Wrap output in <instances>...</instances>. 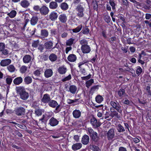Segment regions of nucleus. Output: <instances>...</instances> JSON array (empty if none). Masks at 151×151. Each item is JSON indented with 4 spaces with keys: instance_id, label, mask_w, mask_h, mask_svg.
I'll return each mask as SVG.
<instances>
[{
    "instance_id": "1",
    "label": "nucleus",
    "mask_w": 151,
    "mask_h": 151,
    "mask_svg": "<svg viewBox=\"0 0 151 151\" xmlns=\"http://www.w3.org/2000/svg\"><path fill=\"white\" fill-rule=\"evenodd\" d=\"M17 93L20 95L21 99L25 100L28 99L29 97V94L27 92L24 88L23 86H18L15 89Z\"/></svg>"
},
{
    "instance_id": "2",
    "label": "nucleus",
    "mask_w": 151,
    "mask_h": 151,
    "mask_svg": "<svg viewBox=\"0 0 151 151\" xmlns=\"http://www.w3.org/2000/svg\"><path fill=\"white\" fill-rule=\"evenodd\" d=\"M75 9L76 12L77 16L79 18H81L84 16V8L81 4H78L76 7Z\"/></svg>"
},
{
    "instance_id": "3",
    "label": "nucleus",
    "mask_w": 151,
    "mask_h": 151,
    "mask_svg": "<svg viewBox=\"0 0 151 151\" xmlns=\"http://www.w3.org/2000/svg\"><path fill=\"white\" fill-rule=\"evenodd\" d=\"M110 104L112 108L116 110L118 112L120 113H122V107L117 101H111Z\"/></svg>"
},
{
    "instance_id": "4",
    "label": "nucleus",
    "mask_w": 151,
    "mask_h": 151,
    "mask_svg": "<svg viewBox=\"0 0 151 151\" xmlns=\"http://www.w3.org/2000/svg\"><path fill=\"white\" fill-rule=\"evenodd\" d=\"M25 109L22 106L17 107L15 108L14 110L15 114L18 116L24 115L25 114Z\"/></svg>"
},
{
    "instance_id": "5",
    "label": "nucleus",
    "mask_w": 151,
    "mask_h": 151,
    "mask_svg": "<svg viewBox=\"0 0 151 151\" xmlns=\"http://www.w3.org/2000/svg\"><path fill=\"white\" fill-rule=\"evenodd\" d=\"M90 123L93 127L95 128H96L99 127L101 124V123L99 121H98L94 117H93L91 119Z\"/></svg>"
},
{
    "instance_id": "6",
    "label": "nucleus",
    "mask_w": 151,
    "mask_h": 151,
    "mask_svg": "<svg viewBox=\"0 0 151 151\" xmlns=\"http://www.w3.org/2000/svg\"><path fill=\"white\" fill-rule=\"evenodd\" d=\"M115 132L113 129H110L107 133V139L108 140H111L115 136Z\"/></svg>"
},
{
    "instance_id": "7",
    "label": "nucleus",
    "mask_w": 151,
    "mask_h": 151,
    "mask_svg": "<svg viewBox=\"0 0 151 151\" xmlns=\"http://www.w3.org/2000/svg\"><path fill=\"white\" fill-rule=\"evenodd\" d=\"M40 12L42 15H46L48 13L49 9L46 6H43L40 8Z\"/></svg>"
},
{
    "instance_id": "8",
    "label": "nucleus",
    "mask_w": 151,
    "mask_h": 151,
    "mask_svg": "<svg viewBox=\"0 0 151 151\" xmlns=\"http://www.w3.org/2000/svg\"><path fill=\"white\" fill-rule=\"evenodd\" d=\"M81 49L82 52L84 53H88L91 51L90 47L87 45H82Z\"/></svg>"
},
{
    "instance_id": "9",
    "label": "nucleus",
    "mask_w": 151,
    "mask_h": 151,
    "mask_svg": "<svg viewBox=\"0 0 151 151\" xmlns=\"http://www.w3.org/2000/svg\"><path fill=\"white\" fill-rule=\"evenodd\" d=\"M58 14L57 12L53 11L51 12L49 15V19L52 21H54L57 19Z\"/></svg>"
},
{
    "instance_id": "10",
    "label": "nucleus",
    "mask_w": 151,
    "mask_h": 151,
    "mask_svg": "<svg viewBox=\"0 0 151 151\" xmlns=\"http://www.w3.org/2000/svg\"><path fill=\"white\" fill-rule=\"evenodd\" d=\"M5 45L3 42H0V51L4 55H6L8 54V51L5 49Z\"/></svg>"
},
{
    "instance_id": "11",
    "label": "nucleus",
    "mask_w": 151,
    "mask_h": 151,
    "mask_svg": "<svg viewBox=\"0 0 151 151\" xmlns=\"http://www.w3.org/2000/svg\"><path fill=\"white\" fill-rule=\"evenodd\" d=\"M59 123V121L54 117H52L49 120V124L52 127L57 125Z\"/></svg>"
},
{
    "instance_id": "12",
    "label": "nucleus",
    "mask_w": 151,
    "mask_h": 151,
    "mask_svg": "<svg viewBox=\"0 0 151 151\" xmlns=\"http://www.w3.org/2000/svg\"><path fill=\"white\" fill-rule=\"evenodd\" d=\"M50 100L51 99L50 95L46 93L44 95L41 101L43 103H48Z\"/></svg>"
},
{
    "instance_id": "13",
    "label": "nucleus",
    "mask_w": 151,
    "mask_h": 151,
    "mask_svg": "<svg viewBox=\"0 0 151 151\" xmlns=\"http://www.w3.org/2000/svg\"><path fill=\"white\" fill-rule=\"evenodd\" d=\"M11 62L10 59H6L2 60L0 62V65L3 67H5L8 65Z\"/></svg>"
},
{
    "instance_id": "14",
    "label": "nucleus",
    "mask_w": 151,
    "mask_h": 151,
    "mask_svg": "<svg viewBox=\"0 0 151 151\" xmlns=\"http://www.w3.org/2000/svg\"><path fill=\"white\" fill-rule=\"evenodd\" d=\"M89 141V137L86 135H84L82 137L81 139L82 143L84 145H86L88 144Z\"/></svg>"
},
{
    "instance_id": "15",
    "label": "nucleus",
    "mask_w": 151,
    "mask_h": 151,
    "mask_svg": "<svg viewBox=\"0 0 151 151\" xmlns=\"http://www.w3.org/2000/svg\"><path fill=\"white\" fill-rule=\"evenodd\" d=\"M20 4L23 8H27L29 6L30 4L27 0H23L20 2Z\"/></svg>"
},
{
    "instance_id": "16",
    "label": "nucleus",
    "mask_w": 151,
    "mask_h": 151,
    "mask_svg": "<svg viewBox=\"0 0 151 151\" xmlns=\"http://www.w3.org/2000/svg\"><path fill=\"white\" fill-rule=\"evenodd\" d=\"M44 46L45 48L47 50H50L51 48L54 49L55 47L52 48L53 46V43L51 41H48L44 44Z\"/></svg>"
},
{
    "instance_id": "17",
    "label": "nucleus",
    "mask_w": 151,
    "mask_h": 151,
    "mask_svg": "<svg viewBox=\"0 0 151 151\" xmlns=\"http://www.w3.org/2000/svg\"><path fill=\"white\" fill-rule=\"evenodd\" d=\"M53 74V71L52 69H46L44 72V76L47 78L51 77Z\"/></svg>"
},
{
    "instance_id": "18",
    "label": "nucleus",
    "mask_w": 151,
    "mask_h": 151,
    "mask_svg": "<svg viewBox=\"0 0 151 151\" xmlns=\"http://www.w3.org/2000/svg\"><path fill=\"white\" fill-rule=\"evenodd\" d=\"M59 19L61 22L65 23L66 22L67 20V17L65 14H60L59 17Z\"/></svg>"
},
{
    "instance_id": "19",
    "label": "nucleus",
    "mask_w": 151,
    "mask_h": 151,
    "mask_svg": "<svg viewBox=\"0 0 151 151\" xmlns=\"http://www.w3.org/2000/svg\"><path fill=\"white\" fill-rule=\"evenodd\" d=\"M23 81L22 78L21 77H17L13 80L14 84L16 85H19Z\"/></svg>"
},
{
    "instance_id": "20",
    "label": "nucleus",
    "mask_w": 151,
    "mask_h": 151,
    "mask_svg": "<svg viewBox=\"0 0 151 151\" xmlns=\"http://www.w3.org/2000/svg\"><path fill=\"white\" fill-rule=\"evenodd\" d=\"M93 141L95 142H97L99 139V137L98 136V134L95 132L93 135L90 136Z\"/></svg>"
},
{
    "instance_id": "21",
    "label": "nucleus",
    "mask_w": 151,
    "mask_h": 151,
    "mask_svg": "<svg viewBox=\"0 0 151 151\" xmlns=\"http://www.w3.org/2000/svg\"><path fill=\"white\" fill-rule=\"evenodd\" d=\"M32 57L29 55H26L23 58V62L25 63H29L31 60Z\"/></svg>"
},
{
    "instance_id": "22",
    "label": "nucleus",
    "mask_w": 151,
    "mask_h": 151,
    "mask_svg": "<svg viewBox=\"0 0 151 151\" xmlns=\"http://www.w3.org/2000/svg\"><path fill=\"white\" fill-rule=\"evenodd\" d=\"M81 112L78 110H75L73 111V117L75 118H78L81 116Z\"/></svg>"
},
{
    "instance_id": "23",
    "label": "nucleus",
    "mask_w": 151,
    "mask_h": 151,
    "mask_svg": "<svg viewBox=\"0 0 151 151\" xmlns=\"http://www.w3.org/2000/svg\"><path fill=\"white\" fill-rule=\"evenodd\" d=\"M49 58L51 62H55L57 60L58 57L57 55L55 54L51 53L49 56Z\"/></svg>"
},
{
    "instance_id": "24",
    "label": "nucleus",
    "mask_w": 151,
    "mask_h": 151,
    "mask_svg": "<svg viewBox=\"0 0 151 151\" xmlns=\"http://www.w3.org/2000/svg\"><path fill=\"white\" fill-rule=\"evenodd\" d=\"M77 89V87L76 86L73 85H72L70 86L69 88L68 91H70L72 94H74L76 93Z\"/></svg>"
},
{
    "instance_id": "25",
    "label": "nucleus",
    "mask_w": 151,
    "mask_h": 151,
    "mask_svg": "<svg viewBox=\"0 0 151 151\" xmlns=\"http://www.w3.org/2000/svg\"><path fill=\"white\" fill-rule=\"evenodd\" d=\"M81 143H76L74 144L72 146V149L74 150H76L80 149L82 146Z\"/></svg>"
},
{
    "instance_id": "26",
    "label": "nucleus",
    "mask_w": 151,
    "mask_h": 151,
    "mask_svg": "<svg viewBox=\"0 0 151 151\" xmlns=\"http://www.w3.org/2000/svg\"><path fill=\"white\" fill-rule=\"evenodd\" d=\"M67 70V68L64 66L60 67L58 69V72L61 74H65Z\"/></svg>"
},
{
    "instance_id": "27",
    "label": "nucleus",
    "mask_w": 151,
    "mask_h": 151,
    "mask_svg": "<svg viewBox=\"0 0 151 151\" xmlns=\"http://www.w3.org/2000/svg\"><path fill=\"white\" fill-rule=\"evenodd\" d=\"M58 7V4L56 1H52L50 3L49 7L50 9H55L57 8Z\"/></svg>"
},
{
    "instance_id": "28",
    "label": "nucleus",
    "mask_w": 151,
    "mask_h": 151,
    "mask_svg": "<svg viewBox=\"0 0 151 151\" xmlns=\"http://www.w3.org/2000/svg\"><path fill=\"white\" fill-rule=\"evenodd\" d=\"M48 105L51 107L55 108L58 105V103L55 101L51 100L48 102Z\"/></svg>"
},
{
    "instance_id": "29",
    "label": "nucleus",
    "mask_w": 151,
    "mask_h": 151,
    "mask_svg": "<svg viewBox=\"0 0 151 151\" xmlns=\"http://www.w3.org/2000/svg\"><path fill=\"white\" fill-rule=\"evenodd\" d=\"M76 57L75 55L71 54L68 56V60L70 62H73L76 60Z\"/></svg>"
},
{
    "instance_id": "30",
    "label": "nucleus",
    "mask_w": 151,
    "mask_h": 151,
    "mask_svg": "<svg viewBox=\"0 0 151 151\" xmlns=\"http://www.w3.org/2000/svg\"><path fill=\"white\" fill-rule=\"evenodd\" d=\"M38 20V18L36 16H33L31 19L30 23L32 25H35L37 23Z\"/></svg>"
},
{
    "instance_id": "31",
    "label": "nucleus",
    "mask_w": 151,
    "mask_h": 151,
    "mask_svg": "<svg viewBox=\"0 0 151 151\" xmlns=\"http://www.w3.org/2000/svg\"><path fill=\"white\" fill-rule=\"evenodd\" d=\"M32 79L29 76L25 77L24 79V81L26 84H28L31 83L32 82Z\"/></svg>"
},
{
    "instance_id": "32",
    "label": "nucleus",
    "mask_w": 151,
    "mask_h": 151,
    "mask_svg": "<svg viewBox=\"0 0 151 151\" xmlns=\"http://www.w3.org/2000/svg\"><path fill=\"white\" fill-rule=\"evenodd\" d=\"M48 35V31L45 29H42L41 30V35L42 38L47 37Z\"/></svg>"
},
{
    "instance_id": "33",
    "label": "nucleus",
    "mask_w": 151,
    "mask_h": 151,
    "mask_svg": "<svg viewBox=\"0 0 151 151\" xmlns=\"http://www.w3.org/2000/svg\"><path fill=\"white\" fill-rule=\"evenodd\" d=\"M60 6L61 9L64 11L67 10L68 8V5L65 2L62 3Z\"/></svg>"
},
{
    "instance_id": "34",
    "label": "nucleus",
    "mask_w": 151,
    "mask_h": 151,
    "mask_svg": "<svg viewBox=\"0 0 151 151\" xmlns=\"http://www.w3.org/2000/svg\"><path fill=\"white\" fill-rule=\"evenodd\" d=\"M118 93L119 97L122 98L125 93V90L123 88L120 89L118 91Z\"/></svg>"
},
{
    "instance_id": "35",
    "label": "nucleus",
    "mask_w": 151,
    "mask_h": 151,
    "mask_svg": "<svg viewBox=\"0 0 151 151\" xmlns=\"http://www.w3.org/2000/svg\"><path fill=\"white\" fill-rule=\"evenodd\" d=\"M74 40V39L70 38L67 40L66 42V45L70 46L73 44Z\"/></svg>"
},
{
    "instance_id": "36",
    "label": "nucleus",
    "mask_w": 151,
    "mask_h": 151,
    "mask_svg": "<svg viewBox=\"0 0 151 151\" xmlns=\"http://www.w3.org/2000/svg\"><path fill=\"white\" fill-rule=\"evenodd\" d=\"M94 82V80L93 79H91L90 80L87 81L86 82L85 84H86V86L87 88H89Z\"/></svg>"
},
{
    "instance_id": "37",
    "label": "nucleus",
    "mask_w": 151,
    "mask_h": 151,
    "mask_svg": "<svg viewBox=\"0 0 151 151\" xmlns=\"http://www.w3.org/2000/svg\"><path fill=\"white\" fill-rule=\"evenodd\" d=\"M89 147L93 151H100V150L99 147L95 145H89Z\"/></svg>"
},
{
    "instance_id": "38",
    "label": "nucleus",
    "mask_w": 151,
    "mask_h": 151,
    "mask_svg": "<svg viewBox=\"0 0 151 151\" xmlns=\"http://www.w3.org/2000/svg\"><path fill=\"white\" fill-rule=\"evenodd\" d=\"M16 14L17 12L16 11L13 10L9 13L8 14V15H9L11 18H13L16 16Z\"/></svg>"
},
{
    "instance_id": "39",
    "label": "nucleus",
    "mask_w": 151,
    "mask_h": 151,
    "mask_svg": "<svg viewBox=\"0 0 151 151\" xmlns=\"http://www.w3.org/2000/svg\"><path fill=\"white\" fill-rule=\"evenodd\" d=\"M110 116L112 117H116L118 118H120V116L118 115V113L116 111H112V112L110 113Z\"/></svg>"
},
{
    "instance_id": "40",
    "label": "nucleus",
    "mask_w": 151,
    "mask_h": 151,
    "mask_svg": "<svg viewBox=\"0 0 151 151\" xmlns=\"http://www.w3.org/2000/svg\"><path fill=\"white\" fill-rule=\"evenodd\" d=\"M7 69L10 72H14L15 70V68L12 65H10L7 66Z\"/></svg>"
},
{
    "instance_id": "41",
    "label": "nucleus",
    "mask_w": 151,
    "mask_h": 151,
    "mask_svg": "<svg viewBox=\"0 0 151 151\" xmlns=\"http://www.w3.org/2000/svg\"><path fill=\"white\" fill-rule=\"evenodd\" d=\"M117 127L118 132H124L125 131L124 127L120 124H118Z\"/></svg>"
},
{
    "instance_id": "42",
    "label": "nucleus",
    "mask_w": 151,
    "mask_h": 151,
    "mask_svg": "<svg viewBox=\"0 0 151 151\" xmlns=\"http://www.w3.org/2000/svg\"><path fill=\"white\" fill-rule=\"evenodd\" d=\"M109 2L111 6L112 7V9L113 10H115L116 9L115 6H116V4L114 3V0H109Z\"/></svg>"
},
{
    "instance_id": "43",
    "label": "nucleus",
    "mask_w": 151,
    "mask_h": 151,
    "mask_svg": "<svg viewBox=\"0 0 151 151\" xmlns=\"http://www.w3.org/2000/svg\"><path fill=\"white\" fill-rule=\"evenodd\" d=\"M103 100V98L100 95H98L96 97V101L99 103H101Z\"/></svg>"
},
{
    "instance_id": "44",
    "label": "nucleus",
    "mask_w": 151,
    "mask_h": 151,
    "mask_svg": "<svg viewBox=\"0 0 151 151\" xmlns=\"http://www.w3.org/2000/svg\"><path fill=\"white\" fill-rule=\"evenodd\" d=\"M39 40L34 41L32 43V46L34 47H37L40 45L39 44Z\"/></svg>"
},
{
    "instance_id": "45",
    "label": "nucleus",
    "mask_w": 151,
    "mask_h": 151,
    "mask_svg": "<svg viewBox=\"0 0 151 151\" xmlns=\"http://www.w3.org/2000/svg\"><path fill=\"white\" fill-rule=\"evenodd\" d=\"M35 113L36 115L39 116L42 115V111L40 109H37L35 110Z\"/></svg>"
},
{
    "instance_id": "46",
    "label": "nucleus",
    "mask_w": 151,
    "mask_h": 151,
    "mask_svg": "<svg viewBox=\"0 0 151 151\" xmlns=\"http://www.w3.org/2000/svg\"><path fill=\"white\" fill-rule=\"evenodd\" d=\"M82 27V25L79 26L75 29H73V32L76 33H77L79 32L81 29Z\"/></svg>"
},
{
    "instance_id": "47",
    "label": "nucleus",
    "mask_w": 151,
    "mask_h": 151,
    "mask_svg": "<svg viewBox=\"0 0 151 151\" xmlns=\"http://www.w3.org/2000/svg\"><path fill=\"white\" fill-rule=\"evenodd\" d=\"M27 67L25 66H22L20 69V71L22 73H24L27 70Z\"/></svg>"
},
{
    "instance_id": "48",
    "label": "nucleus",
    "mask_w": 151,
    "mask_h": 151,
    "mask_svg": "<svg viewBox=\"0 0 151 151\" xmlns=\"http://www.w3.org/2000/svg\"><path fill=\"white\" fill-rule=\"evenodd\" d=\"M142 72V69L140 66L137 67L136 70V73L138 75H140Z\"/></svg>"
},
{
    "instance_id": "49",
    "label": "nucleus",
    "mask_w": 151,
    "mask_h": 151,
    "mask_svg": "<svg viewBox=\"0 0 151 151\" xmlns=\"http://www.w3.org/2000/svg\"><path fill=\"white\" fill-rule=\"evenodd\" d=\"M79 68L80 69V72L81 74L83 75H86L87 74L86 72L85 68L82 67Z\"/></svg>"
},
{
    "instance_id": "50",
    "label": "nucleus",
    "mask_w": 151,
    "mask_h": 151,
    "mask_svg": "<svg viewBox=\"0 0 151 151\" xmlns=\"http://www.w3.org/2000/svg\"><path fill=\"white\" fill-rule=\"evenodd\" d=\"M88 131L90 136L93 135L96 132H94L93 130L90 127L88 128Z\"/></svg>"
},
{
    "instance_id": "51",
    "label": "nucleus",
    "mask_w": 151,
    "mask_h": 151,
    "mask_svg": "<svg viewBox=\"0 0 151 151\" xmlns=\"http://www.w3.org/2000/svg\"><path fill=\"white\" fill-rule=\"evenodd\" d=\"M71 75L69 74L68 76L62 79V81L63 82H65L66 81H68L71 79Z\"/></svg>"
},
{
    "instance_id": "52",
    "label": "nucleus",
    "mask_w": 151,
    "mask_h": 151,
    "mask_svg": "<svg viewBox=\"0 0 151 151\" xmlns=\"http://www.w3.org/2000/svg\"><path fill=\"white\" fill-rule=\"evenodd\" d=\"M80 44L82 45H87L88 44L87 41L85 39H83L80 41Z\"/></svg>"
},
{
    "instance_id": "53",
    "label": "nucleus",
    "mask_w": 151,
    "mask_h": 151,
    "mask_svg": "<svg viewBox=\"0 0 151 151\" xmlns=\"http://www.w3.org/2000/svg\"><path fill=\"white\" fill-rule=\"evenodd\" d=\"M91 75L89 74L88 75L84 77H81V79L82 80H87L89 79L91 77Z\"/></svg>"
},
{
    "instance_id": "54",
    "label": "nucleus",
    "mask_w": 151,
    "mask_h": 151,
    "mask_svg": "<svg viewBox=\"0 0 151 151\" xmlns=\"http://www.w3.org/2000/svg\"><path fill=\"white\" fill-rule=\"evenodd\" d=\"M104 20L107 23L110 22V17L107 15H106L104 17Z\"/></svg>"
},
{
    "instance_id": "55",
    "label": "nucleus",
    "mask_w": 151,
    "mask_h": 151,
    "mask_svg": "<svg viewBox=\"0 0 151 151\" xmlns=\"http://www.w3.org/2000/svg\"><path fill=\"white\" fill-rule=\"evenodd\" d=\"M6 81L8 84L10 85L12 81V79L11 78L8 77L6 79Z\"/></svg>"
},
{
    "instance_id": "56",
    "label": "nucleus",
    "mask_w": 151,
    "mask_h": 151,
    "mask_svg": "<svg viewBox=\"0 0 151 151\" xmlns=\"http://www.w3.org/2000/svg\"><path fill=\"white\" fill-rule=\"evenodd\" d=\"M98 88L97 86H94L92 87L90 90V92H93L96 89Z\"/></svg>"
},
{
    "instance_id": "57",
    "label": "nucleus",
    "mask_w": 151,
    "mask_h": 151,
    "mask_svg": "<svg viewBox=\"0 0 151 151\" xmlns=\"http://www.w3.org/2000/svg\"><path fill=\"white\" fill-rule=\"evenodd\" d=\"M89 32V30L88 28H85L83 30V34L87 35Z\"/></svg>"
},
{
    "instance_id": "58",
    "label": "nucleus",
    "mask_w": 151,
    "mask_h": 151,
    "mask_svg": "<svg viewBox=\"0 0 151 151\" xmlns=\"http://www.w3.org/2000/svg\"><path fill=\"white\" fill-rule=\"evenodd\" d=\"M34 74L37 76H39L41 74V71L39 70H37L34 72Z\"/></svg>"
},
{
    "instance_id": "59",
    "label": "nucleus",
    "mask_w": 151,
    "mask_h": 151,
    "mask_svg": "<svg viewBox=\"0 0 151 151\" xmlns=\"http://www.w3.org/2000/svg\"><path fill=\"white\" fill-rule=\"evenodd\" d=\"M44 49V47L43 45L42 44H40L39 45L38 49L40 50V52H42V51Z\"/></svg>"
},
{
    "instance_id": "60",
    "label": "nucleus",
    "mask_w": 151,
    "mask_h": 151,
    "mask_svg": "<svg viewBox=\"0 0 151 151\" xmlns=\"http://www.w3.org/2000/svg\"><path fill=\"white\" fill-rule=\"evenodd\" d=\"M55 107V111L56 112H58L60 111L61 109L60 108V105L58 104V105Z\"/></svg>"
},
{
    "instance_id": "61",
    "label": "nucleus",
    "mask_w": 151,
    "mask_h": 151,
    "mask_svg": "<svg viewBox=\"0 0 151 151\" xmlns=\"http://www.w3.org/2000/svg\"><path fill=\"white\" fill-rule=\"evenodd\" d=\"M150 85H149V84H148V86H147L146 87V90L148 93L149 94H150L151 93V91L150 90Z\"/></svg>"
},
{
    "instance_id": "62",
    "label": "nucleus",
    "mask_w": 151,
    "mask_h": 151,
    "mask_svg": "<svg viewBox=\"0 0 151 151\" xmlns=\"http://www.w3.org/2000/svg\"><path fill=\"white\" fill-rule=\"evenodd\" d=\"M15 133L19 137H21L22 136V134L18 131H16L15 132Z\"/></svg>"
},
{
    "instance_id": "63",
    "label": "nucleus",
    "mask_w": 151,
    "mask_h": 151,
    "mask_svg": "<svg viewBox=\"0 0 151 151\" xmlns=\"http://www.w3.org/2000/svg\"><path fill=\"white\" fill-rule=\"evenodd\" d=\"M33 9L35 11H38V10L40 11V8L39 6L38 5L35 6L33 7Z\"/></svg>"
},
{
    "instance_id": "64",
    "label": "nucleus",
    "mask_w": 151,
    "mask_h": 151,
    "mask_svg": "<svg viewBox=\"0 0 151 151\" xmlns=\"http://www.w3.org/2000/svg\"><path fill=\"white\" fill-rule=\"evenodd\" d=\"M119 151H127V150L125 148L121 147L119 148Z\"/></svg>"
}]
</instances>
